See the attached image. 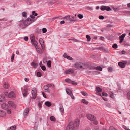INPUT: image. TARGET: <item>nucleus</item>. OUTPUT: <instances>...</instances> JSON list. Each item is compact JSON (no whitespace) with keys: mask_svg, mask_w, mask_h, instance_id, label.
I'll list each match as a JSON object with an SVG mask.
<instances>
[{"mask_svg":"<svg viewBox=\"0 0 130 130\" xmlns=\"http://www.w3.org/2000/svg\"><path fill=\"white\" fill-rule=\"evenodd\" d=\"M8 104L12 108H15L16 106L15 104L11 101H9L8 102Z\"/></svg>","mask_w":130,"mask_h":130,"instance_id":"nucleus-11","label":"nucleus"},{"mask_svg":"<svg viewBox=\"0 0 130 130\" xmlns=\"http://www.w3.org/2000/svg\"><path fill=\"white\" fill-rule=\"evenodd\" d=\"M65 81L69 84H70L71 81V79L69 78H67L65 80Z\"/></svg>","mask_w":130,"mask_h":130,"instance_id":"nucleus-32","label":"nucleus"},{"mask_svg":"<svg viewBox=\"0 0 130 130\" xmlns=\"http://www.w3.org/2000/svg\"><path fill=\"white\" fill-rule=\"evenodd\" d=\"M100 92H96V94L97 95L100 96H102V95L100 93Z\"/></svg>","mask_w":130,"mask_h":130,"instance_id":"nucleus-63","label":"nucleus"},{"mask_svg":"<svg viewBox=\"0 0 130 130\" xmlns=\"http://www.w3.org/2000/svg\"><path fill=\"white\" fill-rule=\"evenodd\" d=\"M86 38L87 39V41L88 42L89 41L91 40V38L88 35H86Z\"/></svg>","mask_w":130,"mask_h":130,"instance_id":"nucleus-34","label":"nucleus"},{"mask_svg":"<svg viewBox=\"0 0 130 130\" xmlns=\"http://www.w3.org/2000/svg\"><path fill=\"white\" fill-rule=\"evenodd\" d=\"M73 40V41H75V42H77L78 41L77 40L75 39H69V40Z\"/></svg>","mask_w":130,"mask_h":130,"instance_id":"nucleus-57","label":"nucleus"},{"mask_svg":"<svg viewBox=\"0 0 130 130\" xmlns=\"http://www.w3.org/2000/svg\"><path fill=\"white\" fill-rule=\"evenodd\" d=\"M47 65L49 68H50L51 67V60H48L47 62Z\"/></svg>","mask_w":130,"mask_h":130,"instance_id":"nucleus-24","label":"nucleus"},{"mask_svg":"<svg viewBox=\"0 0 130 130\" xmlns=\"http://www.w3.org/2000/svg\"><path fill=\"white\" fill-rule=\"evenodd\" d=\"M86 116L88 120L91 121L96 119V118L94 117V115L91 114H87Z\"/></svg>","mask_w":130,"mask_h":130,"instance_id":"nucleus-5","label":"nucleus"},{"mask_svg":"<svg viewBox=\"0 0 130 130\" xmlns=\"http://www.w3.org/2000/svg\"><path fill=\"white\" fill-rule=\"evenodd\" d=\"M31 65L35 68H36L38 66V64L37 63L34 62H32L31 63Z\"/></svg>","mask_w":130,"mask_h":130,"instance_id":"nucleus-30","label":"nucleus"},{"mask_svg":"<svg viewBox=\"0 0 130 130\" xmlns=\"http://www.w3.org/2000/svg\"><path fill=\"white\" fill-rule=\"evenodd\" d=\"M14 56H13V55L11 56V61L12 62L13 61L14 59Z\"/></svg>","mask_w":130,"mask_h":130,"instance_id":"nucleus-56","label":"nucleus"},{"mask_svg":"<svg viewBox=\"0 0 130 130\" xmlns=\"http://www.w3.org/2000/svg\"><path fill=\"white\" fill-rule=\"evenodd\" d=\"M80 93L83 95L84 96H88V94L85 91H81Z\"/></svg>","mask_w":130,"mask_h":130,"instance_id":"nucleus-25","label":"nucleus"},{"mask_svg":"<svg viewBox=\"0 0 130 130\" xmlns=\"http://www.w3.org/2000/svg\"><path fill=\"white\" fill-rule=\"evenodd\" d=\"M96 70H98L100 71H102V68L99 67H96Z\"/></svg>","mask_w":130,"mask_h":130,"instance_id":"nucleus-41","label":"nucleus"},{"mask_svg":"<svg viewBox=\"0 0 130 130\" xmlns=\"http://www.w3.org/2000/svg\"><path fill=\"white\" fill-rule=\"evenodd\" d=\"M108 70L109 72H111L112 71V68L111 67H109L108 68Z\"/></svg>","mask_w":130,"mask_h":130,"instance_id":"nucleus-46","label":"nucleus"},{"mask_svg":"<svg viewBox=\"0 0 130 130\" xmlns=\"http://www.w3.org/2000/svg\"><path fill=\"white\" fill-rule=\"evenodd\" d=\"M82 102L84 104H88V102L85 99H83L82 100Z\"/></svg>","mask_w":130,"mask_h":130,"instance_id":"nucleus-29","label":"nucleus"},{"mask_svg":"<svg viewBox=\"0 0 130 130\" xmlns=\"http://www.w3.org/2000/svg\"><path fill=\"white\" fill-rule=\"evenodd\" d=\"M86 130H91V129L89 127H87L85 128Z\"/></svg>","mask_w":130,"mask_h":130,"instance_id":"nucleus-64","label":"nucleus"},{"mask_svg":"<svg viewBox=\"0 0 130 130\" xmlns=\"http://www.w3.org/2000/svg\"><path fill=\"white\" fill-rule=\"evenodd\" d=\"M63 56L64 58H67V59L72 60L73 59V58L71 57L68 56L66 53H64L63 55Z\"/></svg>","mask_w":130,"mask_h":130,"instance_id":"nucleus-16","label":"nucleus"},{"mask_svg":"<svg viewBox=\"0 0 130 130\" xmlns=\"http://www.w3.org/2000/svg\"><path fill=\"white\" fill-rule=\"evenodd\" d=\"M6 115V112L4 111L0 110V117H4Z\"/></svg>","mask_w":130,"mask_h":130,"instance_id":"nucleus-17","label":"nucleus"},{"mask_svg":"<svg viewBox=\"0 0 130 130\" xmlns=\"http://www.w3.org/2000/svg\"><path fill=\"white\" fill-rule=\"evenodd\" d=\"M25 92V93H23V95L24 97L26 96L27 95V89H26L24 90Z\"/></svg>","mask_w":130,"mask_h":130,"instance_id":"nucleus-43","label":"nucleus"},{"mask_svg":"<svg viewBox=\"0 0 130 130\" xmlns=\"http://www.w3.org/2000/svg\"><path fill=\"white\" fill-rule=\"evenodd\" d=\"M100 9L102 11L106 10L107 11H109L111 10V8L109 7L104 6H102Z\"/></svg>","mask_w":130,"mask_h":130,"instance_id":"nucleus-7","label":"nucleus"},{"mask_svg":"<svg viewBox=\"0 0 130 130\" xmlns=\"http://www.w3.org/2000/svg\"><path fill=\"white\" fill-rule=\"evenodd\" d=\"M127 62V61L126 60L120 62H118V65L121 68H124L125 67Z\"/></svg>","mask_w":130,"mask_h":130,"instance_id":"nucleus-6","label":"nucleus"},{"mask_svg":"<svg viewBox=\"0 0 130 130\" xmlns=\"http://www.w3.org/2000/svg\"><path fill=\"white\" fill-rule=\"evenodd\" d=\"M127 97L130 100V91L127 93Z\"/></svg>","mask_w":130,"mask_h":130,"instance_id":"nucleus-38","label":"nucleus"},{"mask_svg":"<svg viewBox=\"0 0 130 130\" xmlns=\"http://www.w3.org/2000/svg\"><path fill=\"white\" fill-rule=\"evenodd\" d=\"M30 37L31 41L35 40V37L33 34H31Z\"/></svg>","mask_w":130,"mask_h":130,"instance_id":"nucleus-26","label":"nucleus"},{"mask_svg":"<svg viewBox=\"0 0 130 130\" xmlns=\"http://www.w3.org/2000/svg\"><path fill=\"white\" fill-rule=\"evenodd\" d=\"M63 19H66L67 20L70 21L71 20L70 19V16L68 15L67 16L65 17L62 18Z\"/></svg>","mask_w":130,"mask_h":130,"instance_id":"nucleus-23","label":"nucleus"},{"mask_svg":"<svg viewBox=\"0 0 130 130\" xmlns=\"http://www.w3.org/2000/svg\"><path fill=\"white\" fill-rule=\"evenodd\" d=\"M123 127L125 130H130L125 125H123Z\"/></svg>","mask_w":130,"mask_h":130,"instance_id":"nucleus-45","label":"nucleus"},{"mask_svg":"<svg viewBox=\"0 0 130 130\" xmlns=\"http://www.w3.org/2000/svg\"><path fill=\"white\" fill-rule=\"evenodd\" d=\"M16 128V126L15 125L11 126L10 127L8 130H15Z\"/></svg>","mask_w":130,"mask_h":130,"instance_id":"nucleus-31","label":"nucleus"},{"mask_svg":"<svg viewBox=\"0 0 130 130\" xmlns=\"http://www.w3.org/2000/svg\"><path fill=\"white\" fill-rule=\"evenodd\" d=\"M41 68L42 69L43 71H45L46 69V68L44 66H42L41 67Z\"/></svg>","mask_w":130,"mask_h":130,"instance_id":"nucleus-55","label":"nucleus"},{"mask_svg":"<svg viewBox=\"0 0 130 130\" xmlns=\"http://www.w3.org/2000/svg\"><path fill=\"white\" fill-rule=\"evenodd\" d=\"M59 110L62 115H63L64 113V108L62 105L61 104H59Z\"/></svg>","mask_w":130,"mask_h":130,"instance_id":"nucleus-10","label":"nucleus"},{"mask_svg":"<svg viewBox=\"0 0 130 130\" xmlns=\"http://www.w3.org/2000/svg\"><path fill=\"white\" fill-rule=\"evenodd\" d=\"M73 70L71 69H69L68 70H66L65 71L64 73L66 74H68L70 73H73Z\"/></svg>","mask_w":130,"mask_h":130,"instance_id":"nucleus-9","label":"nucleus"},{"mask_svg":"<svg viewBox=\"0 0 130 130\" xmlns=\"http://www.w3.org/2000/svg\"><path fill=\"white\" fill-rule=\"evenodd\" d=\"M45 104L48 107H50L52 105L51 103L49 101L46 102L45 103Z\"/></svg>","mask_w":130,"mask_h":130,"instance_id":"nucleus-19","label":"nucleus"},{"mask_svg":"<svg viewBox=\"0 0 130 130\" xmlns=\"http://www.w3.org/2000/svg\"><path fill=\"white\" fill-rule=\"evenodd\" d=\"M37 75L39 77H40L41 76V73L39 72H37Z\"/></svg>","mask_w":130,"mask_h":130,"instance_id":"nucleus-52","label":"nucleus"},{"mask_svg":"<svg viewBox=\"0 0 130 130\" xmlns=\"http://www.w3.org/2000/svg\"><path fill=\"white\" fill-rule=\"evenodd\" d=\"M47 85L48 86V87H52V86L53 87L54 86V85L53 84H48V85Z\"/></svg>","mask_w":130,"mask_h":130,"instance_id":"nucleus-59","label":"nucleus"},{"mask_svg":"<svg viewBox=\"0 0 130 130\" xmlns=\"http://www.w3.org/2000/svg\"><path fill=\"white\" fill-rule=\"evenodd\" d=\"M35 20L36 19L31 20L30 18H28L25 20L21 21L19 22V25L22 28H24Z\"/></svg>","mask_w":130,"mask_h":130,"instance_id":"nucleus-1","label":"nucleus"},{"mask_svg":"<svg viewBox=\"0 0 130 130\" xmlns=\"http://www.w3.org/2000/svg\"><path fill=\"white\" fill-rule=\"evenodd\" d=\"M78 18L80 19H82L83 18V16L82 15L80 14H78Z\"/></svg>","mask_w":130,"mask_h":130,"instance_id":"nucleus-49","label":"nucleus"},{"mask_svg":"<svg viewBox=\"0 0 130 130\" xmlns=\"http://www.w3.org/2000/svg\"><path fill=\"white\" fill-rule=\"evenodd\" d=\"M96 92H101L102 91V89L99 87H96Z\"/></svg>","mask_w":130,"mask_h":130,"instance_id":"nucleus-33","label":"nucleus"},{"mask_svg":"<svg viewBox=\"0 0 130 130\" xmlns=\"http://www.w3.org/2000/svg\"><path fill=\"white\" fill-rule=\"evenodd\" d=\"M72 99H74V96L73 95L72 93L70 95Z\"/></svg>","mask_w":130,"mask_h":130,"instance_id":"nucleus-58","label":"nucleus"},{"mask_svg":"<svg viewBox=\"0 0 130 130\" xmlns=\"http://www.w3.org/2000/svg\"><path fill=\"white\" fill-rule=\"evenodd\" d=\"M93 123L95 125H97L98 123V121H96V120H94L93 121Z\"/></svg>","mask_w":130,"mask_h":130,"instance_id":"nucleus-50","label":"nucleus"},{"mask_svg":"<svg viewBox=\"0 0 130 130\" xmlns=\"http://www.w3.org/2000/svg\"><path fill=\"white\" fill-rule=\"evenodd\" d=\"M75 67L77 69L82 70L86 68V65L81 62H77L75 64Z\"/></svg>","mask_w":130,"mask_h":130,"instance_id":"nucleus-2","label":"nucleus"},{"mask_svg":"<svg viewBox=\"0 0 130 130\" xmlns=\"http://www.w3.org/2000/svg\"><path fill=\"white\" fill-rule=\"evenodd\" d=\"M29 112V109L28 108L26 109L24 111L23 115L24 116H26Z\"/></svg>","mask_w":130,"mask_h":130,"instance_id":"nucleus-18","label":"nucleus"},{"mask_svg":"<svg viewBox=\"0 0 130 130\" xmlns=\"http://www.w3.org/2000/svg\"><path fill=\"white\" fill-rule=\"evenodd\" d=\"M7 112L8 114H10L11 112V109H8L7 110Z\"/></svg>","mask_w":130,"mask_h":130,"instance_id":"nucleus-48","label":"nucleus"},{"mask_svg":"<svg viewBox=\"0 0 130 130\" xmlns=\"http://www.w3.org/2000/svg\"><path fill=\"white\" fill-rule=\"evenodd\" d=\"M109 130H117L113 126H110L109 128Z\"/></svg>","mask_w":130,"mask_h":130,"instance_id":"nucleus-40","label":"nucleus"},{"mask_svg":"<svg viewBox=\"0 0 130 130\" xmlns=\"http://www.w3.org/2000/svg\"><path fill=\"white\" fill-rule=\"evenodd\" d=\"M2 108L4 109H7L8 107V106L7 104L6 103H3L2 104L1 106Z\"/></svg>","mask_w":130,"mask_h":130,"instance_id":"nucleus-13","label":"nucleus"},{"mask_svg":"<svg viewBox=\"0 0 130 130\" xmlns=\"http://www.w3.org/2000/svg\"><path fill=\"white\" fill-rule=\"evenodd\" d=\"M32 43L35 46V47H36L37 45V42L35 40L31 41Z\"/></svg>","mask_w":130,"mask_h":130,"instance_id":"nucleus-22","label":"nucleus"},{"mask_svg":"<svg viewBox=\"0 0 130 130\" xmlns=\"http://www.w3.org/2000/svg\"><path fill=\"white\" fill-rule=\"evenodd\" d=\"M48 86L47 85H45L43 87L44 89L45 90H47L48 89Z\"/></svg>","mask_w":130,"mask_h":130,"instance_id":"nucleus-37","label":"nucleus"},{"mask_svg":"<svg viewBox=\"0 0 130 130\" xmlns=\"http://www.w3.org/2000/svg\"><path fill=\"white\" fill-rule=\"evenodd\" d=\"M99 18L100 19L103 20L104 18V17L102 15H100L99 16Z\"/></svg>","mask_w":130,"mask_h":130,"instance_id":"nucleus-53","label":"nucleus"},{"mask_svg":"<svg viewBox=\"0 0 130 130\" xmlns=\"http://www.w3.org/2000/svg\"><path fill=\"white\" fill-rule=\"evenodd\" d=\"M3 87L5 89H7L9 87L8 84L7 83H5L3 86Z\"/></svg>","mask_w":130,"mask_h":130,"instance_id":"nucleus-28","label":"nucleus"},{"mask_svg":"<svg viewBox=\"0 0 130 130\" xmlns=\"http://www.w3.org/2000/svg\"><path fill=\"white\" fill-rule=\"evenodd\" d=\"M118 46L117 44H114L112 46V47L114 48H117Z\"/></svg>","mask_w":130,"mask_h":130,"instance_id":"nucleus-42","label":"nucleus"},{"mask_svg":"<svg viewBox=\"0 0 130 130\" xmlns=\"http://www.w3.org/2000/svg\"><path fill=\"white\" fill-rule=\"evenodd\" d=\"M125 35L126 34H123L119 36V38L120 41L119 42L120 43H121L123 42V40H124V38Z\"/></svg>","mask_w":130,"mask_h":130,"instance_id":"nucleus-12","label":"nucleus"},{"mask_svg":"<svg viewBox=\"0 0 130 130\" xmlns=\"http://www.w3.org/2000/svg\"><path fill=\"white\" fill-rule=\"evenodd\" d=\"M79 120L78 119L76 120L75 123H74V128L75 129H77L79 127Z\"/></svg>","mask_w":130,"mask_h":130,"instance_id":"nucleus-8","label":"nucleus"},{"mask_svg":"<svg viewBox=\"0 0 130 130\" xmlns=\"http://www.w3.org/2000/svg\"><path fill=\"white\" fill-rule=\"evenodd\" d=\"M30 17L32 19H31V20L34 19V18H35V17L34 15H30Z\"/></svg>","mask_w":130,"mask_h":130,"instance_id":"nucleus-62","label":"nucleus"},{"mask_svg":"<svg viewBox=\"0 0 130 130\" xmlns=\"http://www.w3.org/2000/svg\"><path fill=\"white\" fill-rule=\"evenodd\" d=\"M42 32L43 33H45L47 31V30L46 28H43L42 29Z\"/></svg>","mask_w":130,"mask_h":130,"instance_id":"nucleus-54","label":"nucleus"},{"mask_svg":"<svg viewBox=\"0 0 130 130\" xmlns=\"http://www.w3.org/2000/svg\"><path fill=\"white\" fill-rule=\"evenodd\" d=\"M22 15L23 17H26L27 16V13L25 12H23L22 13Z\"/></svg>","mask_w":130,"mask_h":130,"instance_id":"nucleus-39","label":"nucleus"},{"mask_svg":"<svg viewBox=\"0 0 130 130\" xmlns=\"http://www.w3.org/2000/svg\"><path fill=\"white\" fill-rule=\"evenodd\" d=\"M31 93L32 98L34 99H36L37 95V90L35 88H33L31 89Z\"/></svg>","mask_w":130,"mask_h":130,"instance_id":"nucleus-4","label":"nucleus"},{"mask_svg":"<svg viewBox=\"0 0 130 130\" xmlns=\"http://www.w3.org/2000/svg\"><path fill=\"white\" fill-rule=\"evenodd\" d=\"M74 129V123L72 122L69 123L67 127L66 130H73Z\"/></svg>","mask_w":130,"mask_h":130,"instance_id":"nucleus-3","label":"nucleus"},{"mask_svg":"<svg viewBox=\"0 0 130 130\" xmlns=\"http://www.w3.org/2000/svg\"><path fill=\"white\" fill-rule=\"evenodd\" d=\"M50 120L52 121H55V117L53 116H51L50 117Z\"/></svg>","mask_w":130,"mask_h":130,"instance_id":"nucleus-35","label":"nucleus"},{"mask_svg":"<svg viewBox=\"0 0 130 130\" xmlns=\"http://www.w3.org/2000/svg\"><path fill=\"white\" fill-rule=\"evenodd\" d=\"M102 98L103 100L105 101H108V99L106 98L102 97Z\"/></svg>","mask_w":130,"mask_h":130,"instance_id":"nucleus-61","label":"nucleus"},{"mask_svg":"<svg viewBox=\"0 0 130 130\" xmlns=\"http://www.w3.org/2000/svg\"><path fill=\"white\" fill-rule=\"evenodd\" d=\"M66 91L67 94L69 95L72 93L71 91L69 89H67Z\"/></svg>","mask_w":130,"mask_h":130,"instance_id":"nucleus-21","label":"nucleus"},{"mask_svg":"<svg viewBox=\"0 0 130 130\" xmlns=\"http://www.w3.org/2000/svg\"><path fill=\"white\" fill-rule=\"evenodd\" d=\"M70 84L74 85H77V83L76 82L72 81Z\"/></svg>","mask_w":130,"mask_h":130,"instance_id":"nucleus-47","label":"nucleus"},{"mask_svg":"<svg viewBox=\"0 0 130 130\" xmlns=\"http://www.w3.org/2000/svg\"><path fill=\"white\" fill-rule=\"evenodd\" d=\"M8 96L9 98L15 97V95L14 93L12 91L10 92L8 94Z\"/></svg>","mask_w":130,"mask_h":130,"instance_id":"nucleus-15","label":"nucleus"},{"mask_svg":"<svg viewBox=\"0 0 130 130\" xmlns=\"http://www.w3.org/2000/svg\"><path fill=\"white\" fill-rule=\"evenodd\" d=\"M39 42L41 44L42 48H43L44 47V44L43 40L41 38H40L39 39Z\"/></svg>","mask_w":130,"mask_h":130,"instance_id":"nucleus-14","label":"nucleus"},{"mask_svg":"<svg viewBox=\"0 0 130 130\" xmlns=\"http://www.w3.org/2000/svg\"><path fill=\"white\" fill-rule=\"evenodd\" d=\"M5 97L2 95H0V101L2 102L5 100Z\"/></svg>","mask_w":130,"mask_h":130,"instance_id":"nucleus-27","label":"nucleus"},{"mask_svg":"<svg viewBox=\"0 0 130 130\" xmlns=\"http://www.w3.org/2000/svg\"><path fill=\"white\" fill-rule=\"evenodd\" d=\"M102 95L103 96L107 97L108 96V94L106 93L103 92L102 93Z\"/></svg>","mask_w":130,"mask_h":130,"instance_id":"nucleus-44","label":"nucleus"},{"mask_svg":"<svg viewBox=\"0 0 130 130\" xmlns=\"http://www.w3.org/2000/svg\"><path fill=\"white\" fill-rule=\"evenodd\" d=\"M37 52L39 53H41L42 52L41 50L39 48L38 46H37L36 47H35Z\"/></svg>","mask_w":130,"mask_h":130,"instance_id":"nucleus-20","label":"nucleus"},{"mask_svg":"<svg viewBox=\"0 0 130 130\" xmlns=\"http://www.w3.org/2000/svg\"><path fill=\"white\" fill-rule=\"evenodd\" d=\"M43 61L44 63H46L47 62L46 58H44L43 60Z\"/></svg>","mask_w":130,"mask_h":130,"instance_id":"nucleus-51","label":"nucleus"},{"mask_svg":"<svg viewBox=\"0 0 130 130\" xmlns=\"http://www.w3.org/2000/svg\"><path fill=\"white\" fill-rule=\"evenodd\" d=\"M24 39L25 41H27L28 40V38L27 37H24Z\"/></svg>","mask_w":130,"mask_h":130,"instance_id":"nucleus-60","label":"nucleus"},{"mask_svg":"<svg viewBox=\"0 0 130 130\" xmlns=\"http://www.w3.org/2000/svg\"><path fill=\"white\" fill-rule=\"evenodd\" d=\"M109 94L110 95V96L112 98H115V96L113 94L112 92H109Z\"/></svg>","mask_w":130,"mask_h":130,"instance_id":"nucleus-36","label":"nucleus"}]
</instances>
